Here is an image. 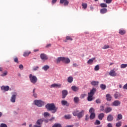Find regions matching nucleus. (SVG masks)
I'll list each match as a JSON object with an SVG mask.
<instances>
[{
	"mask_svg": "<svg viewBox=\"0 0 127 127\" xmlns=\"http://www.w3.org/2000/svg\"><path fill=\"white\" fill-rule=\"evenodd\" d=\"M104 117H105V114L101 113L98 115V119H99L100 121H102V120L104 119Z\"/></svg>",
	"mask_w": 127,
	"mask_h": 127,
	"instance_id": "f3484780",
	"label": "nucleus"
},
{
	"mask_svg": "<svg viewBox=\"0 0 127 127\" xmlns=\"http://www.w3.org/2000/svg\"><path fill=\"white\" fill-rule=\"evenodd\" d=\"M66 40H70V41H72V40H73V39H72V38H71V37H70V36H66Z\"/></svg>",
	"mask_w": 127,
	"mask_h": 127,
	"instance_id": "c03bdc74",
	"label": "nucleus"
},
{
	"mask_svg": "<svg viewBox=\"0 0 127 127\" xmlns=\"http://www.w3.org/2000/svg\"><path fill=\"white\" fill-rule=\"evenodd\" d=\"M106 99L107 101H111L112 100V96L110 94H107L106 95Z\"/></svg>",
	"mask_w": 127,
	"mask_h": 127,
	"instance_id": "cd10ccee",
	"label": "nucleus"
},
{
	"mask_svg": "<svg viewBox=\"0 0 127 127\" xmlns=\"http://www.w3.org/2000/svg\"><path fill=\"white\" fill-rule=\"evenodd\" d=\"M96 104H101V100L100 99H97L96 100Z\"/></svg>",
	"mask_w": 127,
	"mask_h": 127,
	"instance_id": "864d4df0",
	"label": "nucleus"
},
{
	"mask_svg": "<svg viewBox=\"0 0 127 127\" xmlns=\"http://www.w3.org/2000/svg\"><path fill=\"white\" fill-rule=\"evenodd\" d=\"M19 69H20L21 70H22L23 69V65L22 64H20L19 65Z\"/></svg>",
	"mask_w": 127,
	"mask_h": 127,
	"instance_id": "5fc2aeb1",
	"label": "nucleus"
},
{
	"mask_svg": "<svg viewBox=\"0 0 127 127\" xmlns=\"http://www.w3.org/2000/svg\"><path fill=\"white\" fill-rule=\"evenodd\" d=\"M51 44H49L46 46V48H49V47H51Z\"/></svg>",
	"mask_w": 127,
	"mask_h": 127,
	"instance_id": "6e6d98bb",
	"label": "nucleus"
},
{
	"mask_svg": "<svg viewBox=\"0 0 127 127\" xmlns=\"http://www.w3.org/2000/svg\"><path fill=\"white\" fill-rule=\"evenodd\" d=\"M113 106H114L115 107H118L119 106H121V102L119 100L115 101L112 103Z\"/></svg>",
	"mask_w": 127,
	"mask_h": 127,
	"instance_id": "9d476101",
	"label": "nucleus"
},
{
	"mask_svg": "<svg viewBox=\"0 0 127 127\" xmlns=\"http://www.w3.org/2000/svg\"><path fill=\"white\" fill-rule=\"evenodd\" d=\"M51 87L52 88H61V84H58L55 83V84H52L51 85Z\"/></svg>",
	"mask_w": 127,
	"mask_h": 127,
	"instance_id": "aec40b11",
	"label": "nucleus"
},
{
	"mask_svg": "<svg viewBox=\"0 0 127 127\" xmlns=\"http://www.w3.org/2000/svg\"><path fill=\"white\" fill-rule=\"evenodd\" d=\"M35 88H34L33 90V96L34 98H37V94L35 93Z\"/></svg>",
	"mask_w": 127,
	"mask_h": 127,
	"instance_id": "f704fd0d",
	"label": "nucleus"
},
{
	"mask_svg": "<svg viewBox=\"0 0 127 127\" xmlns=\"http://www.w3.org/2000/svg\"><path fill=\"white\" fill-rule=\"evenodd\" d=\"M37 51H39V50H38V49L34 50V52H37Z\"/></svg>",
	"mask_w": 127,
	"mask_h": 127,
	"instance_id": "774afa93",
	"label": "nucleus"
},
{
	"mask_svg": "<svg viewBox=\"0 0 127 127\" xmlns=\"http://www.w3.org/2000/svg\"><path fill=\"white\" fill-rule=\"evenodd\" d=\"M73 77L69 76L67 78V82L68 83H72V82H73Z\"/></svg>",
	"mask_w": 127,
	"mask_h": 127,
	"instance_id": "393cba45",
	"label": "nucleus"
},
{
	"mask_svg": "<svg viewBox=\"0 0 127 127\" xmlns=\"http://www.w3.org/2000/svg\"><path fill=\"white\" fill-rule=\"evenodd\" d=\"M42 123H43V119L38 120L36 124L38 125V126H41L42 125Z\"/></svg>",
	"mask_w": 127,
	"mask_h": 127,
	"instance_id": "412c9836",
	"label": "nucleus"
},
{
	"mask_svg": "<svg viewBox=\"0 0 127 127\" xmlns=\"http://www.w3.org/2000/svg\"><path fill=\"white\" fill-rule=\"evenodd\" d=\"M107 11H108V9L105 8L100 9V13L102 14H104V13H107Z\"/></svg>",
	"mask_w": 127,
	"mask_h": 127,
	"instance_id": "4be33fe9",
	"label": "nucleus"
},
{
	"mask_svg": "<svg viewBox=\"0 0 127 127\" xmlns=\"http://www.w3.org/2000/svg\"><path fill=\"white\" fill-rule=\"evenodd\" d=\"M91 84L92 86H98L99 85V81H92L91 82Z\"/></svg>",
	"mask_w": 127,
	"mask_h": 127,
	"instance_id": "b1692460",
	"label": "nucleus"
},
{
	"mask_svg": "<svg viewBox=\"0 0 127 127\" xmlns=\"http://www.w3.org/2000/svg\"><path fill=\"white\" fill-rule=\"evenodd\" d=\"M34 127H41V126H40V125H39V126L34 125Z\"/></svg>",
	"mask_w": 127,
	"mask_h": 127,
	"instance_id": "69168bd1",
	"label": "nucleus"
},
{
	"mask_svg": "<svg viewBox=\"0 0 127 127\" xmlns=\"http://www.w3.org/2000/svg\"><path fill=\"white\" fill-rule=\"evenodd\" d=\"M95 112V109L93 108H91L89 109V113H90V114H92V113H94Z\"/></svg>",
	"mask_w": 127,
	"mask_h": 127,
	"instance_id": "a19ab883",
	"label": "nucleus"
},
{
	"mask_svg": "<svg viewBox=\"0 0 127 127\" xmlns=\"http://www.w3.org/2000/svg\"><path fill=\"white\" fill-rule=\"evenodd\" d=\"M46 108L48 111H53V114H55L57 112V110H58V107H55L54 103L47 104L46 105Z\"/></svg>",
	"mask_w": 127,
	"mask_h": 127,
	"instance_id": "f257e3e1",
	"label": "nucleus"
},
{
	"mask_svg": "<svg viewBox=\"0 0 127 127\" xmlns=\"http://www.w3.org/2000/svg\"><path fill=\"white\" fill-rule=\"evenodd\" d=\"M107 127H113V124H112V123H109L107 125Z\"/></svg>",
	"mask_w": 127,
	"mask_h": 127,
	"instance_id": "4d7b16f0",
	"label": "nucleus"
},
{
	"mask_svg": "<svg viewBox=\"0 0 127 127\" xmlns=\"http://www.w3.org/2000/svg\"><path fill=\"white\" fill-rule=\"evenodd\" d=\"M57 1V0H52L53 3H55V2H56Z\"/></svg>",
	"mask_w": 127,
	"mask_h": 127,
	"instance_id": "0e129e2a",
	"label": "nucleus"
},
{
	"mask_svg": "<svg viewBox=\"0 0 127 127\" xmlns=\"http://www.w3.org/2000/svg\"><path fill=\"white\" fill-rule=\"evenodd\" d=\"M109 75L111 76V77H116V76H117V72H116L115 70L112 69L110 71Z\"/></svg>",
	"mask_w": 127,
	"mask_h": 127,
	"instance_id": "1a4fd4ad",
	"label": "nucleus"
},
{
	"mask_svg": "<svg viewBox=\"0 0 127 127\" xmlns=\"http://www.w3.org/2000/svg\"><path fill=\"white\" fill-rule=\"evenodd\" d=\"M96 93V88H93L90 90V92L88 93L87 101L88 102H92L93 100V96L95 95Z\"/></svg>",
	"mask_w": 127,
	"mask_h": 127,
	"instance_id": "20e7f679",
	"label": "nucleus"
},
{
	"mask_svg": "<svg viewBox=\"0 0 127 127\" xmlns=\"http://www.w3.org/2000/svg\"><path fill=\"white\" fill-rule=\"evenodd\" d=\"M7 75V71H5L3 74H1L0 76L1 77H4V76H6Z\"/></svg>",
	"mask_w": 127,
	"mask_h": 127,
	"instance_id": "49530a36",
	"label": "nucleus"
},
{
	"mask_svg": "<svg viewBox=\"0 0 127 127\" xmlns=\"http://www.w3.org/2000/svg\"><path fill=\"white\" fill-rule=\"evenodd\" d=\"M52 127H62V126L60 124L56 123Z\"/></svg>",
	"mask_w": 127,
	"mask_h": 127,
	"instance_id": "2f4dec72",
	"label": "nucleus"
},
{
	"mask_svg": "<svg viewBox=\"0 0 127 127\" xmlns=\"http://www.w3.org/2000/svg\"><path fill=\"white\" fill-rule=\"evenodd\" d=\"M96 117V114L95 113H91L90 116V120H94V118Z\"/></svg>",
	"mask_w": 127,
	"mask_h": 127,
	"instance_id": "bb28decb",
	"label": "nucleus"
},
{
	"mask_svg": "<svg viewBox=\"0 0 127 127\" xmlns=\"http://www.w3.org/2000/svg\"><path fill=\"white\" fill-rule=\"evenodd\" d=\"M107 120L108 122H112V121H113L114 120V118L113 117V115H112L111 114L109 115L107 117Z\"/></svg>",
	"mask_w": 127,
	"mask_h": 127,
	"instance_id": "6ab92c4d",
	"label": "nucleus"
},
{
	"mask_svg": "<svg viewBox=\"0 0 127 127\" xmlns=\"http://www.w3.org/2000/svg\"><path fill=\"white\" fill-rule=\"evenodd\" d=\"M84 110H82L81 112H79L78 110H76L73 112L72 115L74 117H77L78 119H81L84 117Z\"/></svg>",
	"mask_w": 127,
	"mask_h": 127,
	"instance_id": "f03ea898",
	"label": "nucleus"
},
{
	"mask_svg": "<svg viewBox=\"0 0 127 127\" xmlns=\"http://www.w3.org/2000/svg\"><path fill=\"white\" fill-rule=\"evenodd\" d=\"M95 71H99L100 70V65H97L94 67Z\"/></svg>",
	"mask_w": 127,
	"mask_h": 127,
	"instance_id": "c9c22d12",
	"label": "nucleus"
},
{
	"mask_svg": "<svg viewBox=\"0 0 127 127\" xmlns=\"http://www.w3.org/2000/svg\"><path fill=\"white\" fill-rule=\"evenodd\" d=\"M64 118L65 119H66V120H69L71 119V118H72V116L70 115H65Z\"/></svg>",
	"mask_w": 127,
	"mask_h": 127,
	"instance_id": "72a5a7b5",
	"label": "nucleus"
},
{
	"mask_svg": "<svg viewBox=\"0 0 127 127\" xmlns=\"http://www.w3.org/2000/svg\"><path fill=\"white\" fill-rule=\"evenodd\" d=\"M1 90H2V91H4V92H7V91H8L9 90V86H2L1 87Z\"/></svg>",
	"mask_w": 127,
	"mask_h": 127,
	"instance_id": "9b49d317",
	"label": "nucleus"
},
{
	"mask_svg": "<svg viewBox=\"0 0 127 127\" xmlns=\"http://www.w3.org/2000/svg\"><path fill=\"white\" fill-rule=\"evenodd\" d=\"M40 57L42 60H44V61H45V60H47L48 59V57H47V56L44 54H41L40 55Z\"/></svg>",
	"mask_w": 127,
	"mask_h": 127,
	"instance_id": "f8f14e48",
	"label": "nucleus"
},
{
	"mask_svg": "<svg viewBox=\"0 0 127 127\" xmlns=\"http://www.w3.org/2000/svg\"><path fill=\"white\" fill-rule=\"evenodd\" d=\"M108 48H110V46L108 45H105L102 48L103 49H108Z\"/></svg>",
	"mask_w": 127,
	"mask_h": 127,
	"instance_id": "37998d69",
	"label": "nucleus"
},
{
	"mask_svg": "<svg viewBox=\"0 0 127 127\" xmlns=\"http://www.w3.org/2000/svg\"><path fill=\"white\" fill-rule=\"evenodd\" d=\"M123 119V115L122 114H118L117 116V121H120V120H122Z\"/></svg>",
	"mask_w": 127,
	"mask_h": 127,
	"instance_id": "7c9ffc66",
	"label": "nucleus"
},
{
	"mask_svg": "<svg viewBox=\"0 0 127 127\" xmlns=\"http://www.w3.org/2000/svg\"><path fill=\"white\" fill-rule=\"evenodd\" d=\"M104 1H105L106 3H111L112 0H104Z\"/></svg>",
	"mask_w": 127,
	"mask_h": 127,
	"instance_id": "3c124183",
	"label": "nucleus"
},
{
	"mask_svg": "<svg viewBox=\"0 0 127 127\" xmlns=\"http://www.w3.org/2000/svg\"><path fill=\"white\" fill-rule=\"evenodd\" d=\"M85 97H86V94H82L80 96V98L81 99H84V98H85Z\"/></svg>",
	"mask_w": 127,
	"mask_h": 127,
	"instance_id": "603ef678",
	"label": "nucleus"
},
{
	"mask_svg": "<svg viewBox=\"0 0 127 127\" xmlns=\"http://www.w3.org/2000/svg\"><path fill=\"white\" fill-rule=\"evenodd\" d=\"M63 62L64 63H66V64H68L70 62V59L68 58H65V57H59L56 60V62L57 64H59L60 62Z\"/></svg>",
	"mask_w": 127,
	"mask_h": 127,
	"instance_id": "7ed1b4c3",
	"label": "nucleus"
},
{
	"mask_svg": "<svg viewBox=\"0 0 127 127\" xmlns=\"http://www.w3.org/2000/svg\"><path fill=\"white\" fill-rule=\"evenodd\" d=\"M54 120H55V118L54 117H52V118H51L49 121L50 122L52 121H54Z\"/></svg>",
	"mask_w": 127,
	"mask_h": 127,
	"instance_id": "052dcab7",
	"label": "nucleus"
},
{
	"mask_svg": "<svg viewBox=\"0 0 127 127\" xmlns=\"http://www.w3.org/2000/svg\"><path fill=\"white\" fill-rule=\"evenodd\" d=\"M50 115V114L48 112H45L44 113V117H48Z\"/></svg>",
	"mask_w": 127,
	"mask_h": 127,
	"instance_id": "a18cd8bd",
	"label": "nucleus"
},
{
	"mask_svg": "<svg viewBox=\"0 0 127 127\" xmlns=\"http://www.w3.org/2000/svg\"><path fill=\"white\" fill-rule=\"evenodd\" d=\"M39 69V66H36L33 67V71H37Z\"/></svg>",
	"mask_w": 127,
	"mask_h": 127,
	"instance_id": "ea45409f",
	"label": "nucleus"
},
{
	"mask_svg": "<svg viewBox=\"0 0 127 127\" xmlns=\"http://www.w3.org/2000/svg\"><path fill=\"white\" fill-rule=\"evenodd\" d=\"M100 88L102 90H106V85L103 84H101L100 85Z\"/></svg>",
	"mask_w": 127,
	"mask_h": 127,
	"instance_id": "473e14b6",
	"label": "nucleus"
},
{
	"mask_svg": "<svg viewBox=\"0 0 127 127\" xmlns=\"http://www.w3.org/2000/svg\"><path fill=\"white\" fill-rule=\"evenodd\" d=\"M43 122H45V123H48L49 120L48 119H45V120L43 119Z\"/></svg>",
	"mask_w": 127,
	"mask_h": 127,
	"instance_id": "680f3d73",
	"label": "nucleus"
},
{
	"mask_svg": "<svg viewBox=\"0 0 127 127\" xmlns=\"http://www.w3.org/2000/svg\"><path fill=\"white\" fill-rule=\"evenodd\" d=\"M101 124V122H100V121L97 120L95 122V123H94V125H100Z\"/></svg>",
	"mask_w": 127,
	"mask_h": 127,
	"instance_id": "de8ad7c7",
	"label": "nucleus"
},
{
	"mask_svg": "<svg viewBox=\"0 0 127 127\" xmlns=\"http://www.w3.org/2000/svg\"><path fill=\"white\" fill-rule=\"evenodd\" d=\"M104 110H105V107L104 106H101L100 107V110L104 111Z\"/></svg>",
	"mask_w": 127,
	"mask_h": 127,
	"instance_id": "13d9d810",
	"label": "nucleus"
},
{
	"mask_svg": "<svg viewBox=\"0 0 127 127\" xmlns=\"http://www.w3.org/2000/svg\"><path fill=\"white\" fill-rule=\"evenodd\" d=\"M14 61L15 63H18V59L17 57H16L14 59Z\"/></svg>",
	"mask_w": 127,
	"mask_h": 127,
	"instance_id": "8fccbe9b",
	"label": "nucleus"
},
{
	"mask_svg": "<svg viewBox=\"0 0 127 127\" xmlns=\"http://www.w3.org/2000/svg\"><path fill=\"white\" fill-rule=\"evenodd\" d=\"M82 6L83 7V8L84 9H86V8H87V3H83L82 4Z\"/></svg>",
	"mask_w": 127,
	"mask_h": 127,
	"instance_id": "79ce46f5",
	"label": "nucleus"
},
{
	"mask_svg": "<svg viewBox=\"0 0 127 127\" xmlns=\"http://www.w3.org/2000/svg\"><path fill=\"white\" fill-rule=\"evenodd\" d=\"M88 120H89V119L88 118V115H86L85 118V121H88Z\"/></svg>",
	"mask_w": 127,
	"mask_h": 127,
	"instance_id": "338daca9",
	"label": "nucleus"
},
{
	"mask_svg": "<svg viewBox=\"0 0 127 127\" xmlns=\"http://www.w3.org/2000/svg\"><path fill=\"white\" fill-rule=\"evenodd\" d=\"M71 90H72L73 92H78V91H79V87L73 85L71 86Z\"/></svg>",
	"mask_w": 127,
	"mask_h": 127,
	"instance_id": "a211bd4d",
	"label": "nucleus"
},
{
	"mask_svg": "<svg viewBox=\"0 0 127 127\" xmlns=\"http://www.w3.org/2000/svg\"><path fill=\"white\" fill-rule=\"evenodd\" d=\"M16 93H14V94L12 95L11 97L10 101L12 103H15V100L16 99V96H17Z\"/></svg>",
	"mask_w": 127,
	"mask_h": 127,
	"instance_id": "0eeeda50",
	"label": "nucleus"
},
{
	"mask_svg": "<svg viewBox=\"0 0 127 127\" xmlns=\"http://www.w3.org/2000/svg\"><path fill=\"white\" fill-rule=\"evenodd\" d=\"M121 126H122V122H118V123H116V127H120Z\"/></svg>",
	"mask_w": 127,
	"mask_h": 127,
	"instance_id": "58836bf2",
	"label": "nucleus"
},
{
	"mask_svg": "<svg viewBox=\"0 0 127 127\" xmlns=\"http://www.w3.org/2000/svg\"><path fill=\"white\" fill-rule=\"evenodd\" d=\"M0 127H7V126L5 124L2 123L0 124Z\"/></svg>",
	"mask_w": 127,
	"mask_h": 127,
	"instance_id": "09e8293b",
	"label": "nucleus"
},
{
	"mask_svg": "<svg viewBox=\"0 0 127 127\" xmlns=\"http://www.w3.org/2000/svg\"><path fill=\"white\" fill-rule=\"evenodd\" d=\"M49 68V65H45L43 66V70H44V71H47Z\"/></svg>",
	"mask_w": 127,
	"mask_h": 127,
	"instance_id": "c756f323",
	"label": "nucleus"
},
{
	"mask_svg": "<svg viewBox=\"0 0 127 127\" xmlns=\"http://www.w3.org/2000/svg\"><path fill=\"white\" fill-rule=\"evenodd\" d=\"M60 3H62L64 4V5H68L69 3V1L67 0H60Z\"/></svg>",
	"mask_w": 127,
	"mask_h": 127,
	"instance_id": "ddd939ff",
	"label": "nucleus"
},
{
	"mask_svg": "<svg viewBox=\"0 0 127 127\" xmlns=\"http://www.w3.org/2000/svg\"><path fill=\"white\" fill-rule=\"evenodd\" d=\"M112 110L113 109H112V108L107 107V108H106L105 111V113L106 114H108V113H110V112H112Z\"/></svg>",
	"mask_w": 127,
	"mask_h": 127,
	"instance_id": "5701e85b",
	"label": "nucleus"
},
{
	"mask_svg": "<svg viewBox=\"0 0 127 127\" xmlns=\"http://www.w3.org/2000/svg\"><path fill=\"white\" fill-rule=\"evenodd\" d=\"M29 80L32 84H36L38 81V78L35 75H33L32 74H30L29 75Z\"/></svg>",
	"mask_w": 127,
	"mask_h": 127,
	"instance_id": "39448f33",
	"label": "nucleus"
},
{
	"mask_svg": "<svg viewBox=\"0 0 127 127\" xmlns=\"http://www.w3.org/2000/svg\"><path fill=\"white\" fill-rule=\"evenodd\" d=\"M62 98L65 99L67 95H68V91L66 90H64L62 92Z\"/></svg>",
	"mask_w": 127,
	"mask_h": 127,
	"instance_id": "6e6552de",
	"label": "nucleus"
},
{
	"mask_svg": "<svg viewBox=\"0 0 127 127\" xmlns=\"http://www.w3.org/2000/svg\"><path fill=\"white\" fill-rule=\"evenodd\" d=\"M126 30L125 29H119V33L121 35H125V34H126Z\"/></svg>",
	"mask_w": 127,
	"mask_h": 127,
	"instance_id": "4468645a",
	"label": "nucleus"
},
{
	"mask_svg": "<svg viewBox=\"0 0 127 127\" xmlns=\"http://www.w3.org/2000/svg\"><path fill=\"white\" fill-rule=\"evenodd\" d=\"M77 66H78V64H73V67H77Z\"/></svg>",
	"mask_w": 127,
	"mask_h": 127,
	"instance_id": "e2e57ef3",
	"label": "nucleus"
},
{
	"mask_svg": "<svg viewBox=\"0 0 127 127\" xmlns=\"http://www.w3.org/2000/svg\"><path fill=\"white\" fill-rule=\"evenodd\" d=\"M100 6L102 7H107L108 5H107L106 3H102L100 4Z\"/></svg>",
	"mask_w": 127,
	"mask_h": 127,
	"instance_id": "4c0bfd02",
	"label": "nucleus"
},
{
	"mask_svg": "<svg viewBox=\"0 0 127 127\" xmlns=\"http://www.w3.org/2000/svg\"><path fill=\"white\" fill-rule=\"evenodd\" d=\"M96 59V58H92L90 59H89L87 62V64H89V65H92L93 64V63L94 62V60Z\"/></svg>",
	"mask_w": 127,
	"mask_h": 127,
	"instance_id": "dca6fc26",
	"label": "nucleus"
},
{
	"mask_svg": "<svg viewBox=\"0 0 127 127\" xmlns=\"http://www.w3.org/2000/svg\"><path fill=\"white\" fill-rule=\"evenodd\" d=\"M127 64H122L121 65V68L122 69H124L125 68H127Z\"/></svg>",
	"mask_w": 127,
	"mask_h": 127,
	"instance_id": "e433bc0d",
	"label": "nucleus"
},
{
	"mask_svg": "<svg viewBox=\"0 0 127 127\" xmlns=\"http://www.w3.org/2000/svg\"><path fill=\"white\" fill-rule=\"evenodd\" d=\"M34 103L37 107H43L44 106V102L41 100H36L34 101Z\"/></svg>",
	"mask_w": 127,
	"mask_h": 127,
	"instance_id": "423d86ee",
	"label": "nucleus"
},
{
	"mask_svg": "<svg viewBox=\"0 0 127 127\" xmlns=\"http://www.w3.org/2000/svg\"><path fill=\"white\" fill-rule=\"evenodd\" d=\"M62 105L63 106H66V107H69V103H68V101L66 100H62L61 101Z\"/></svg>",
	"mask_w": 127,
	"mask_h": 127,
	"instance_id": "2eb2a0df",
	"label": "nucleus"
},
{
	"mask_svg": "<svg viewBox=\"0 0 127 127\" xmlns=\"http://www.w3.org/2000/svg\"><path fill=\"white\" fill-rule=\"evenodd\" d=\"M73 101L75 104H78L79 103V97H75L73 99Z\"/></svg>",
	"mask_w": 127,
	"mask_h": 127,
	"instance_id": "c85d7f7f",
	"label": "nucleus"
},
{
	"mask_svg": "<svg viewBox=\"0 0 127 127\" xmlns=\"http://www.w3.org/2000/svg\"><path fill=\"white\" fill-rule=\"evenodd\" d=\"M114 97H115V99H118V98L119 97V95H118V94H115L114 95Z\"/></svg>",
	"mask_w": 127,
	"mask_h": 127,
	"instance_id": "bf43d9fd",
	"label": "nucleus"
},
{
	"mask_svg": "<svg viewBox=\"0 0 127 127\" xmlns=\"http://www.w3.org/2000/svg\"><path fill=\"white\" fill-rule=\"evenodd\" d=\"M30 53H31V52H24L23 56L24 57H27V56H28Z\"/></svg>",
	"mask_w": 127,
	"mask_h": 127,
	"instance_id": "a878e982",
	"label": "nucleus"
}]
</instances>
